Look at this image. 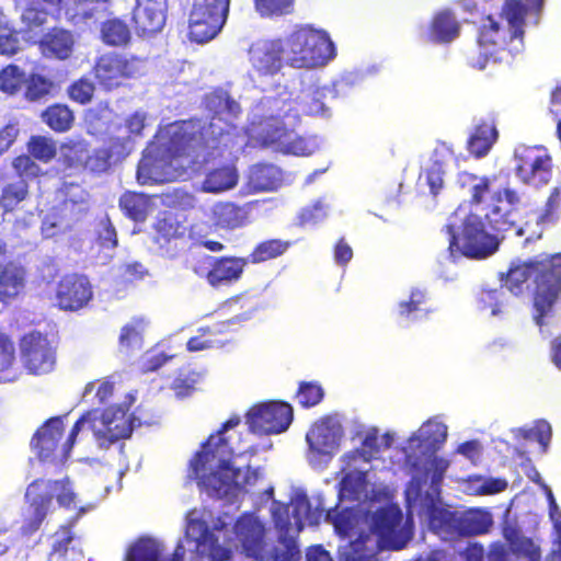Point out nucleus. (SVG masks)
I'll use <instances>...</instances> for the list:
<instances>
[{
  "instance_id": "nucleus-52",
  "label": "nucleus",
  "mask_w": 561,
  "mask_h": 561,
  "mask_svg": "<svg viewBox=\"0 0 561 561\" xmlns=\"http://www.w3.org/2000/svg\"><path fill=\"white\" fill-rule=\"evenodd\" d=\"M20 50V32L7 24L0 25V55L12 57Z\"/></svg>"
},
{
  "instance_id": "nucleus-43",
  "label": "nucleus",
  "mask_w": 561,
  "mask_h": 561,
  "mask_svg": "<svg viewBox=\"0 0 561 561\" xmlns=\"http://www.w3.org/2000/svg\"><path fill=\"white\" fill-rule=\"evenodd\" d=\"M27 152L35 160L43 163L50 162L57 154L56 141L46 136H31L26 144Z\"/></svg>"
},
{
  "instance_id": "nucleus-26",
  "label": "nucleus",
  "mask_w": 561,
  "mask_h": 561,
  "mask_svg": "<svg viewBox=\"0 0 561 561\" xmlns=\"http://www.w3.org/2000/svg\"><path fill=\"white\" fill-rule=\"evenodd\" d=\"M186 536L196 542V547H207L209 558L213 561L230 560L232 551L218 543L217 538L208 525L201 519H192L187 524Z\"/></svg>"
},
{
  "instance_id": "nucleus-49",
  "label": "nucleus",
  "mask_w": 561,
  "mask_h": 561,
  "mask_svg": "<svg viewBox=\"0 0 561 561\" xmlns=\"http://www.w3.org/2000/svg\"><path fill=\"white\" fill-rule=\"evenodd\" d=\"M561 214V187H554L548 196L543 209L537 217L540 226L551 225L558 221Z\"/></svg>"
},
{
  "instance_id": "nucleus-35",
  "label": "nucleus",
  "mask_w": 561,
  "mask_h": 561,
  "mask_svg": "<svg viewBox=\"0 0 561 561\" xmlns=\"http://www.w3.org/2000/svg\"><path fill=\"white\" fill-rule=\"evenodd\" d=\"M42 121L56 133H66L73 126V111L66 104L54 103L42 112Z\"/></svg>"
},
{
  "instance_id": "nucleus-37",
  "label": "nucleus",
  "mask_w": 561,
  "mask_h": 561,
  "mask_svg": "<svg viewBox=\"0 0 561 561\" xmlns=\"http://www.w3.org/2000/svg\"><path fill=\"white\" fill-rule=\"evenodd\" d=\"M430 33L437 43H449L459 34V23L450 11L438 12L432 20Z\"/></svg>"
},
{
  "instance_id": "nucleus-46",
  "label": "nucleus",
  "mask_w": 561,
  "mask_h": 561,
  "mask_svg": "<svg viewBox=\"0 0 561 561\" xmlns=\"http://www.w3.org/2000/svg\"><path fill=\"white\" fill-rule=\"evenodd\" d=\"M25 72L14 64L7 65L0 70V91L15 95L24 84Z\"/></svg>"
},
{
  "instance_id": "nucleus-57",
  "label": "nucleus",
  "mask_w": 561,
  "mask_h": 561,
  "mask_svg": "<svg viewBox=\"0 0 561 561\" xmlns=\"http://www.w3.org/2000/svg\"><path fill=\"white\" fill-rule=\"evenodd\" d=\"M505 293L503 287L482 289L480 293V302L484 309H490L493 316L500 314L505 306L504 301Z\"/></svg>"
},
{
  "instance_id": "nucleus-59",
  "label": "nucleus",
  "mask_w": 561,
  "mask_h": 561,
  "mask_svg": "<svg viewBox=\"0 0 561 561\" xmlns=\"http://www.w3.org/2000/svg\"><path fill=\"white\" fill-rule=\"evenodd\" d=\"M318 149L314 137H304L294 133L291 141L287 147V154L293 156H310Z\"/></svg>"
},
{
  "instance_id": "nucleus-29",
  "label": "nucleus",
  "mask_w": 561,
  "mask_h": 561,
  "mask_svg": "<svg viewBox=\"0 0 561 561\" xmlns=\"http://www.w3.org/2000/svg\"><path fill=\"white\" fill-rule=\"evenodd\" d=\"M510 551L517 558L526 561H541V549L531 538L525 536L519 528L507 525L502 531Z\"/></svg>"
},
{
  "instance_id": "nucleus-24",
  "label": "nucleus",
  "mask_w": 561,
  "mask_h": 561,
  "mask_svg": "<svg viewBox=\"0 0 561 561\" xmlns=\"http://www.w3.org/2000/svg\"><path fill=\"white\" fill-rule=\"evenodd\" d=\"M65 434V424L61 416L46 420L34 433L31 447L42 461L53 459L59 448Z\"/></svg>"
},
{
  "instance_id": "nucleus-27",
  "label": "nucleus",
  "mask_w": 561,
  "mask_h": 561,
  "mask_svg": "<svg viewBox=\"0 0 561 561\" xmlns=\"http://www.w3.org/2000/svg\"><path fill=\"white\" fill-rule=\"evenodd\" d=\"M26 268L16 261H9L0 270V301L9 304L25 288Z\"/></svg>"
},
{
  "instance_id": "nucleus-15",
  "label": "nucleus",
  "mask_w": 561,
  "mask_h": 561,
  "mask_svg": "<svg viewBox=\"0 0 561 561\" xmlns=\"http://www.w3.org/2000/svg\"><path fill=\"white\" fill-rule=\"evenodd\" d=\"M19 347L21 363L30 375H46L55 369L56 347L45 334L38 331L28 332L21 337Z\"/></svg>"
},
{
  "instance_id": "nucleus-30",
  "label": "nucleus",
  "mask_w": 561,
  "mask_h": 561,
  "mask_svg": "<svg viewBox=\"0 0 561 561\" xmlns=\"http://www.w3.org/2000/svg\"><path fill=\"white\" fill-rule=\"evenodd\" d=\"M447 439V426L439 422H426L422 426L421 436L412 435L409 438L410 448H422L425 454H434L444 445Z\"/></svg>"
},
{
  "instance_id": "nucleus-64",
  "label": "nucleus",
  "mask_w": 561,
  "mask_h": 561,
  "mask_svg": "<svg viewBox=\"0 0 561 561\" xmlns=\"http://www.w3.org/2000/svg\"><path fill=\"white\" fill-rule=\"evenodd\" d=\"M463 561H484L485 550L480 542H470L460 552Z\"/></svg>"
},
{
  "instance_id": "nucleus-44",
  "label": "nucleus",
  "mask_w": 561,
  "mask_h": 561,
  "mask_svg": "<svg viewBox=\"0 0 561 561\" xmlns=\"http://www.w3.org/2000/svg\"><path fill=\"white\" fill-rule=\"evenodd\" d=\"M254 9L261 18L273 19L291 14L295 0H253Z\"/></svg>"
},
{
  "instance_id": "nucleus-28",
  "label": "nucleus",
  "mask_w": 561,
  "mask_h": 561,
  "mask_svg": "<svg viewBox=\"0 0 561 561\" xmlns=\"http://www.w3.org/2000/svg\"><path fill=\"white\" fill-rule=\"evenodd\" d=\"M227 19L213 16L211 14L190 12L188 14V39L196 44H205L215 38Z\"/></svg>"
},
{
  "instance_id": "nucleus-13",
  "label": "nucleus",
  "mask_w": 561,
  "mask_h": 561,
  "mask_svg": "<svg viewBox=\"0 0 561 561\" xmlns=\"http://www.w3.org/2000/svg\"><path fill=\"white\" fill-rule=\"evenodd\" d=\"M112 151L108 148L90 150L83 139H67L60 145L58 162L69 174L82 172L103 173L111 167Z\"/></svg>"
},
{
  "instance_id": "nucleus-62",
  "label": "nucleus",
  "mask_w": 561,
  "mask_h": 561,
  "mask_svg": "<svg viewBox=\"0 0 561 561\" xmlns=\"http://www.w3.org/2000/svg\"><path fill=\"white\" fill-rule=\"evenodd\" d=\"M426 183L430 192L436 196L444 186V172L438 164H434L426 170Z\"/></svg>"
},
{
  "instance_id": "nucleus-5",
  "label": "nucleus",
  "mask_w": 561,
  "mask_h": 561,
  "mask_svg": "<svg viewBox=\"0 0 561 561\" xmlns=\"http://www.w3.org/2000/svg\"><path fill=\"white\" fill-rule=\"evenodd\" d=\"M461 187H469L470 204H484V220L494 232H506L515 227L516 213L522 198L518 192L510 186H495L489 176L473 173L459 174Z\"/></svg>"
},
{
  "instance_id": "nucleus-53",
  "label": "nucleus",
  "mask_w": 561,
  "mask_h": 561,
  "mask_svg": "<svg viewBox=\"0 0 561 561\" xmlns=\"http://www.w3.org/2000/svg\"><path fill=\"white\" fill-rule=\"evenodd\" d=\"M230 0H192L190 12L211 14L218 18H228Z\"/></svg>"
},
{
  "instance_id": "nucleus-10",
  "label": "nucleus",
  "mask_w": 561,
  "mask_h": 561,
  "mask_svg": "<svg viewBox=\"0 0 561 561\" xmlns=\"http://www.w3.org/2000/svg\"><path fill=\"white\" fill-rule=\"evenodd\" d=\"M283 42L287 62L294 68L323 66L336 55L330 35L325 31L314 28L309 24L296 25Z\"/></svg>"
},
{
  "instance_id": "nucleus-21",
  "label": "nucleus",
  "mask_w": 561,
  "mask_h": 561,
  "mask_svg": "<svg viewBox=\"0 0 561 561\" xmlns=\"http://www.w3.org/2000/svg\"><path fill=\"white\" fill-rule=\"evenodd\" d=\"M249 61L261 76H273L283 68V54H286L280 38L257 39L248 50Z\"/></svg>"
},
{
  "instance_id": "nucleus-4",
  "label": "nucleus",
  "mask_w": 561,
  "mask_h": 561,
  "mask_svg": "<svg viewBox=\"0 0 561 561\" xmlns=\"http://www.w3.org/2000/svg\"><path fill=\"white\" fill-rule=\"evenodd\" d=\"M275 527L279 530L278 545L266 541V530L254 518H240L236 523V536L247 557L256 561H299L300 549L294 537L288 536L293 523L287 506L273 511Z\"/></svg>"
},
{
  "instance_id": "nucleus-17",
  "label": "nucleus",
  "mask_w": 561,
  "mask_h": 561,
  "mask_svg": "<svg viewBox=\"0 0 561 561\" xmlns=\"http://www.w3.org/2000/svg\"><path fill=\"white\" fill-rule=\"evenodd\" d=\"M163 153L168 159H175V157H171L167 152L165 147H163ZM225 153L226 151L219 157L198 162H195L188 156H176V158H186L188 160V167L195 172L205 174L201 186L203 192L217 194L236 187L239 181L238 170L234 165H215V161L222 158Z\"/></svg>"
},
{
  "instance_id": "nucleus-16",
  "label": "nucleus",
  "mask_w": 561,
  "mask_h": 561,
  "mask_svg": "<svg viewBox=\"0 0 561 561\" xmlns=\"http://www.w3.org/2000/svg\"><path fill=\"white\" fill-rule=\"evenodd\" d=\"M249 428L260 435L278 434L293 421V409L285 402L271 401L253 405L247 413Z\"/></svg>"
},
{
  "instance_id": "nucleus-50",
  "label": "nucleus",
  "mask_w": 561,
  "mask_h": 561,
  "mask_svg": "<svg viewBox=\"0 0 561 561\" xmlns=\"http://www.w3.org/2000/svg\"><path fill=\"white\" fill-rule=\"evenodd\" d=\"M20 181L33 180L44 174L42 168L34 161L30 154H20L13 158L11 163Z\"/></svg>"
},
{
  "instance_id": "nucleus-23",
  "label": "nucleus",
  "mask_w": 561,
  "mask_h": 561,
  "mask_svg": "<svg viewBox=\"0 0 561 561\" xmlns=\"http://www.w3.org/2000/svg\"><path fill=\"white\" fill-rule=\"evenodd\" d=\"M208 271L205 275L213 288L230 286L239 282L249 260L238 256H207Z\"/></svg>"
},
{
  "instance_id": "nucleus-33",
  "label": "nucleus",
  "mask_w": 561,
  "mask_h": 561,
  "mask_svg": "<svg viewBox=\"0 0 561 561\" xmlns=\"http://www.w3.org/2000/svg\"><path fill=\"white\" fill-rule=\"evenodd\" d=\"M213 218L220 228L236 229L245 224L247 211L232 202H219L213 207Z\"/></svg>"
},
{
  "instance_id": "nucleus-1",
  "label": "nucleus",
  "mask_w": 561,
  "mask_h": 561,
  "mask_svg": "<svg viewBox=\"0 0 561 561\" xmlns=\"http://www.w3.org/2000/svg\"><path fill=\"white\" fill-rule=\"evenodd\" d=\"M204 105L210 114L209 122L196 117L176 121L161 134L162 147L171 157L208 161L231 147L234 121L241 113L239 103L227 91L217 89L204 96Z\"/></svg>"
},
{
  "instance_id": "nucleus-48",
  "label": "nucleus",
  "mask_w": 561,
  "mask_h": 561,
  "mask_svg": "<svg viewBox=\"0 0 561 561\" xmlns=\"http://www.w3.org/2000/svg\"><path fill=\"white\" fill-rule=\"evenodd\" d=\"M94 93L95 84L87 77L75 80L67 88L68 98L80 105L89 104Z\"/></svg>"
},
{
  "instance_id": "nucleus-38",
  "label": "nucleus",
  "mask_w": 561,
  "mask_h": 561,
  "mask_svg": "<svg viewBox=\"0 0 561 561\" xmlns=\"http://www.w3.org/2000/svg\"><path fill=\"white\" fill-rule=\"evenodd\" d=\"M24 93L23 96L28 102H39L53 94L56 84L55 82L37 72H31L24 79Z\"/></svg>"
},
{
  "instance_id": "nucleus-19",
  "label": "nucleus",
  "mask_w": 561,
  "mask_h": 561,
  "mask_svg": "<svg viewBox=\"0 0 561 561\" xmlns=\"http://www.w3.org/2000/svg\"><path fill=\"white\" fill-rule=\"evenodd\" d=\"M516 174L523 183L542 186L552 176V158L543 147L525 148L517 156Z\"/></svg>"
},
{
  "instance_id": "nucleus-25",
  "label": "nucleus",
  "mask_w": 561,
  "mask_h": 561,
  "mask_svg": "<svg viewBox=\"0 0 561 561\" xmlns=\"http://www.w3.org/2000/svg\"><path fill=\"white\" fill-rule=\"evenodd\" d=\"M37 46L45 58L66 60L73 53L75 38L70 31L53 27L39 38Z\"/></svg>"
},
{
  "instance_id": "nucleus-42",
  "label": "nucleus",
  "mask_w": 561,
  "mask_h": 561,
  "mask_svg": "<svg viewBox=\"0 0 561 561\" xmlns=\"http://www.w3.org/2000/svg\"><path fill=\"white\" fill-rule=\"evenodd\" d=\"M197 332V335L188 339L186 343L187 351L199 352L224 345V342L219 339L222 331L218 325L201 327Z\"/></svg>"
},
{
  "instance_id": "nucleus-11",
  "label": "nucleus",
  "mask_w": 561,
  "mask_h": 561,
  "mask_svg": "<svg viewBox=\"0 0 561 561\" xmlns=\"http://www.w3.org/2000/svg\"><path fill=\"white\" fill-rule=\"evenodd\" d=\"M84 426H87L98 439H104L110 444L130 437L134 428L128 410L121 405L106 408L101 416H98L94 411H88L75 422L66 442L62 444V458L69 456L79 432Z\"/></svg>"
},
{
  "instance_id": "nucleus-34",
  "label": "nucleus",
  "mask_w": 561,
  "mask_h": 561,
  "mask_svg": "<svg viewBox=\"0 0 561 561\" xmlns=\"http://www.w3.org/2000/svg\"><path fill=\"white\" fill-rule=\"evenodd\" d=\"M306 440L309 448L319 455L330 454L337 444L335 432L327 422L313 424Z\"/></svg>"
},
{
  "instance_id": "nucleus-14",
  "label": "nucleus",
  "mask_w": 561,
  "mask_h": 561,
  "mask_svg": "<svg viewBox=\"0 0 561 561\" xmlns=\"http://www.w3.org/2000/svg\"><path fill=\"white\" fill-rule=\"evenodd\" d=\"M186 218L173 210L160 211L153 222L152 241L159 254L165 259L178 257L188 247Z\"/></svg>"
},
{
  "instance_id": "nucleus-8",
  "label": "nucleus",
  "mask_w": 561,
  "mask_h": 561,
  "mask_svg": "<svg viewBox=\"0 0 561 561\" xmlns=\"http://www.w3.org/2000/svg\"><path fill=\"white\" fill-rule=\"evenodd\" d=\"M24 497L27 512L23 516L20 534L31 537L39 530L54 499L60 507L72 510L76 507L77 494L68 477L56 480L38 478L27 485Z\"/></svg>"
},
{
  "instance_id": "nucleus-40",
  "label": "nucleus",
  "mask_w": 561,
  "mask_h": 561,
  "mask_svg": "<svg viewBox=\"0 0 561 561\" xmlns=\"http://www.w3.org/2000/svg\"><path fill=\"white\" fill-rule=\"evenodd\" d=\"M162 545L152 538H140L128 549L125 561H161Z\"/></svg>"
},
{
  "instance_id": "nucleus-12",
  "label": "nucleus",
  "mask_w": 561,
  "mask_h": 561,
  "mask_svg": "<svg viewBox=\"0 0 561 561\" xmlns=\"http://www.w3.org/2000/svg\"><path fill=\"white\" fill-rule=\"evenodd\" d=\"M145 59L123 51H106L100 55L92 67L94 79L105 92L128 85L144 75Z\"/></svg>"
},
{
  "instance_id": "nucleus-45",
  "label": "nucleus",
  "mask_w": 561,
  "mask_h": 561,
  "mask_svg": "<svg viewBox=\"0 0 561 561\" xmlns=\"http://www.w3.org/2000/svg\"><path fill=\"white\" fill-rule=\"evenodd\" d=\"M15 360L14 342L7 333L0 331V380H12Z\"/></svg>"
},
{
  "instance_id": "nucleus-3",
  "label": "nucleus",
  "mask_w": 561,
  "mask_h": 561,
  "mask_svg": "<svg viewBox=\"0 0 561 561\" xmlns=\"http://www.w3.org/2000/svg\"><path fill=\"white\" fill-rule=\"evenodd\" d=\"M241 423L238 415L230 416L211 434L190 460L188 477L197 482L201 491L214 499H224L240 484L241 470L233 468L230 458L233 449L226 432Z\"/></svg>"
},
{
  "instance_id": "nucleus-55",
  "label": "nucleus",
  "mask_w": 561,
  "mask_h": 561,
  "mask_svg": "<svg viewBox=\"0 0 561 561\" xmlns=\"http://www.w3.org/2000/svg\"><path fill=\"white\" fill-rule=\"evenodd\" d=\"M293 517L298 531L302 529L304 520L310 525H317L321 513L311 511V504L306 497L298 499L293 506Z\"/></svg>"
},
{
  "instance_id": "nucleus-18",
  "label": "nucleus",
  "mask_w": 561,
  "mask_h": 561,
  "mask_svg": "<svg viewBox=\"0 0 561 561\" xmlns=\"http://www.w3.org/2000/svg\"><path fill=\"white\" fill-rule=\"evenodd\" d=\"M402 512L398 505L380 507L373 517V531L389 549L401 550L411 539V533L402 527Z\"/></svg>"
},
{
  "instance_id": "nucleus-6",
  "label": "nucleus",
  "mask_w": 561,
  "mask_h": 561,
  "mask_svg": "<svg viewBox=\"0 0 561 561\" xmlns=\"http://www.w3.org/2000/svg\"><path fill=\"white\" fill-rule=\"evenodd\" d=\"M444 231L448 236V251L454 259H485L500 245L497 237L485 230L481 217L461 206L451 213Z\"/></svg>"
},
{
  "instance_id": "nucleus-61",
  "label": "nucleus",
  "mask_w": 561,
  "mask_h": 561,
  "mask_svg": "<svg viewBox=\"0 0 561 561\" xmlns=\"http://www.w3.org/2000/svg\"><path fill=\"white\" fill-rule=\"evenodd\" d=\"M18 136L19 128L16 124L9 123L0 129V157L9 151Z\"/></svg>"
},
{
  "instance_id": "nucleus-60",
  "label": "nucleus",
  "mask_w": 561,
  "mask_h": 561,
  "mask_svg": "<svg viewBox=\"0 0 561 561\" xmlns=\"http://www.w3.org/2000/svg\"><path fill=\"white\" fill-rule=\"evenodd\" d=\"M147 274L148 271L141 263L134 262L125 264L122 267L119 278L122 284L127 285L141 280Z\"/></svg>"
},
{
  "instance_id": "nucleus-7",
  "label": "nucleus",
  "mask_w": 561,
  "mask_h": 561,
  "mask_svg": "<svg viewBox=\"0 0 561 561\" xmlns=\"http://www.w3.org/2000/svg\"><path fill=\"white\" fill-rule=\"evenodd\" d=\"M525 2L526 4L520 0H505L500 14L506 20L507 30L501 27L491 15L483 20L477 41L485 57L505 49L517 51L518 46H512L516 41L523 45L528 9L539 13L543 7V0H525Z\"/></svg>"
},
{
  "instance_id": "nucleus-39",
  "label": "nucleus",
  "mask_w": 561,
  "mask_h": 561,
  "mask_svg": "<svg viewBox=\"0 0 561 561\" xmlns=\"http://www.w3.org/2000/svg\"><path fill=\"white\" fill-rule=\"evenodd\" d=\"M101 39L112 47H123L129 44L131 34L128 25L119 19H108L101 24Z\"/></svg>"
},
{
  "instance_id": "nucleus-47",
  "label": "nucleus",
  "mask_w": 561,
  "mask_h": 561,
  "mask_svg": "<svg viewBox=\"0 0 561 561\" xmlns=\"http://www.w3.org/2000/svg\"><path fill=\"white\" fill-rule=\"evenodd\" d=\"M295 130L287 128L284 124L270 126L263 134V141L272 146L276 151L287 154V147L294 137Z\"/></svg>"
},
{
  "instance_id": "nucleus-41",
  "label": "nucleus",
  "mask_w": 561,
  "mask_h": 561,
  "mask_svg": "<svg viewBox=\"0 0 561 561\" xmlns=\"http://www.w3.org/2000/svg\"><path fill=\"white\" fill-rule=\"evenodd\" d=\"M291 242L280 239H268L257 243L245 260L257 264L282 256L290 248Z\"/></svg>"
},
{
  "instance_id": "nucleus-51",
  "label": "nucleus",
  "mask_w": 561,
  "mask_h": 561,
  "mask_svg": "<svg viewBox=\"0 0 561 561\" xmlns=\"http://www.w3.org/2000/svg\"><path fill=\"white\" fill-rule=\"evenodd\" d=\"M324 397V391L318 382L302 381L299 385L296 398L304 408L319 404Z\"/></svg>"
},
{
  "instance_id": "nucleus-31",
  "label": "nucleus",
  "mask_w": 561,
  "mask_h": 561,
  "mask_svg": "<svg viewBox=\"0 0 561 561\" xmlns=\"http://www.w3.org/2000/svg\"><path fill=\"white\" fill-rule=\"evenodd\" d=\"M497 130L493 122L481 121L468 138L467 149L476 158L485 157L497 139Z\"/></svg>"
},
{
  "instance_id": "nucleus-32",
  "label": "nucleus",
  "mask_w": 561,
  "mask_h": 561,
  "mask_svg": "<svg viewBox=\"0 0 561 561\" xmlns=\"http://www.w3.org/2000/svg\"><path fill=\"white\" fill-rule=\"evenodd\" d=\"M249 182L255 191H274L280 186L283 173L274 164L259 163L250 170Z\"/></svg>"
},
{
  "instance_id": "nucleus-20",
  "label": "nucleus",
  "mask_w": 561,
  "mask_h": 561,
  "mask_svg": "<svg viewBox=\"0 0 561 561\" xmlns=\"http://www.w3.org/2000/svg\"><path fill=\"white\" fill-rule=\"evenodd\" d=\"M93 297L92 286L85 276L64 275L56 286V301L59 309L77 311L89 304Z\"/></svg>"
},
{
  "instance_id": "nucleus-58",
  "label": "nucleus",
  "mask_w": 561,
  "mask_h": 561,
  "mask_svg": "<svg viewBox=\"0 0 561 561\" xmlns=\"http://www.w3.org/2000/svg\"><path fill=\"white\" fill-rule=\"evenodd\" d=\"M55 540L51 545L50 556H58L59 558H65L70 543L75 539V534L72 533V528L67 525H61L59 529L54 535Z\"/></svg>"
},
{
  "instance_id": "nucleus-56",
  "label": "nucleus",
  "mask_w": 561,
  "mask_h": 561,
  "mask_svg": "<svg viewBox=\"0 0 561 561\" xmlns=\"http://www.w3.org/2000/svg\"><path fill=\"white\" fill-rule=\"evenodd\" d=\"M426 302V294L421 289H412L407 301L398 304V314L403 319H410L412 313L423 311Z\"/></svg>"
},
{
  "instance_id": "nucleus-63",
  "label": "nucleus",
  "mask_w": 561,
  "mask_h": 561,
  "mask_svg": "<svg viewBox=\"0 0 561 561\" xmlns=\"http://www.w3.org/2000/svg\"><path fill=\"white\" fill-rule=\"evenodd\" d=\"M99 240L106 248L113 249L117 245L116 230L108 219L103 222L102 229L99 232Z\"/></svg>"
},
{
  "instance_id": "nucleus-22",
  "label": "nucleus",
  "mask_w": 561,
  "mask_h": 561,
  "mask_svg": "<svg viewBox=\"0 0 561 561\" xmlns=\"http://www.w3.org/2000/svg\"><path fill=\"white\" fill-rule=\"evenodd\" d=\"M167 0H137L133 11V26L140 37H149L159 33L165 25Z\"/></svg>"
},
{
  "instance_id": "nucleus-9",
  "label": "nucleus",
  "mask_w": 561,
  "mask_h": 561,
  "mask_svg": "<svg viewBox=\"0 0 561 561\" xmlns=\"http://www.w3.org/2000/svg\"><path fill=\"white\" fill-rule=\"evenodd\" d=\"M428 528L442 540H458L490 533L494 520L486 508L465 511L432 505L427 512Z\"/></svg>"
},
{
  "instance_id": "nucleus-2",
  "label": "nucleus",
  "mask_w": 561,
  "mask_h": 561,
  "mask_svg": "<svg viewBox=\"0 0 561 561\" xmlns=\"http://www.w3.org/2000/svg\"><path fill=\"white\" fill-rule=\"evenodd\" d=\"M502 287L520 296L534 283L533 318L537 325L545 324L561 297V253L538 255L527 261H513L506 273L500 274Z\"/></svg>"
},
{
  "instance_id": "nucleus-36",
  "label": "nucleus",
  "mask_w": 561,
  "mask_h": 561,
  "mask_svg": "<svg viewBox=\"0 0 561 561\" xmlns=\"http://www.w3.org/2000/svg\"><path fill=\"white\" fill-rule=\"evenodd\" d=\"M118 204L121 210L127 218L136 222L146 220L150 207V201L147 195L127 191L122 194Z\"/></svg>"
},
{
  "instance_id": "nucleus-54",
  "label": "nucleus",
  "mask_w": 561,
  "mask_h": 561,
  "mask_svg": "<svg viewBox=\"0 0 561 561\" xmlns=\"http://www.w3.org/2000/svg\"><path fill=\"white\" fill-rule=\"evenodd\" d=\"M28 194V185L25 181H18L7 184L1 193L0 199L4 207L12 208L23 202Z\"/></svg>"
}]
</instances>
